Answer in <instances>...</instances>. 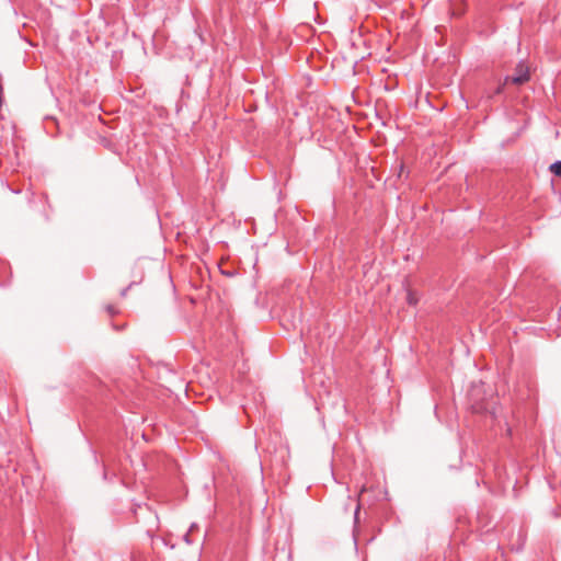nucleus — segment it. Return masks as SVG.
Listing matches in <instances>:
<instances>
[{"instance_id":"obj_5","label":"nucleus","mask_w":561,"mask_h":561,"mask_svg":"<svg viewBox=\"0 0 561 561\" xmlns=\"http://www.w3.org/2000/svg\"><path fill=\"white\" fill-rule=\"evenodd\" d=\"M106 311L108 312L110 316H114L118 312L117 309L113 305L106 306Z\"/></svg>"},{"instance_id":"obj_3","label":"nucleus","mask_w":561,"mask_h":561,"mask_svg":"<svg viewBox=\"0 0 561 561\" xmlns=\"http://www.w3.org/2000/svg\"><path fill=\"white\" fill-rule=\"evenodd\" d=\"M549 170L557 176H561V161L552 163Z\"/></svg>"},{"instance_id":"obj_1","label":"nucleus","mask_w":561,"mask_h":561,"mask_svg":"<svg viewBox=\"0 0 561 561\" xmlns=\"http://www.w3.org/2000/svg\"><path fill=\"white\" fill-rule=\"evenodd\" d=\"M529 79V68L525 64L519 62L515 68V75L513 77H506L504 79V84H507L508 82H512L514 84H523L527 82Z\"/></svg>"},{"instance_id":"obj_2","label":"nucleus","mask_w":561,"mask_h":561,"mask_svg":"<svg viewBox=\"0 0 561 561\" xmlns=\"http://www.w3.org/2000/svg\"><path fill=\"white\" fill-rule=\"evenodd\" d=\"M419 301V297L416 293H414L411 288H407V302L411 306H415Z\"/></svg>"},{"instance_id":"obj_4","label":"nucleus","mask_w":561,"mask_h":561,"mask_svg":"<svg viewBox=\"0 0 561 561\" xmlns=\"http://www.w3.org/2000/svg\"><path fill=\"white\" fill-rule=\"evenodd\" d=\"M137 282H131L126 288L122 289L121 297H126L128 290L136 284Z\"/></svg>"},{"instance_id":"obj_7","label":"nucleus","mask_w":561,"mask_h":561,"mask_svg":"<svg viewBox=\"0 0 561 561\" xmlns=\"http://www.w3.org/2000/svg\"><path fill=\"white\" fill-rule=\"evenodd\" d=\"M196 529H198V526L196 524H192L188 531L194 533Z\"/></svg>"},{"instance_id":"obj_6","label":"nucleus","mask_w":561,"mask_h":561,"mask_svg":"<svg viewBox=\"0 0 561 561\" xmlns=\"http://www.w3.org/2000/svg\"><path fill=\"white\" fill-rule=\"evenodd\" d=\"M192 534H193V533L187 531V533L184 535V541H185L187 545H191V543L193 542V540L191 539Z\"/></svg>"},{"instance_id":"obj_8","label":"nucleus","mask_w":561,"mask_h":561,"mask_svg":"<svg viewBox=\"0 0 561 561\" xmlns=\"http://www.w3.org/2000/svg\"><path fill=\"white\" fill-rule=\"evenodd\" d=\"M365 491H366V488H365V486H363V488L360 489V494H362L363 492H365Z\"/></svg>"}]
</instances>
